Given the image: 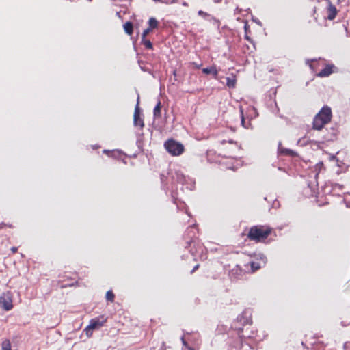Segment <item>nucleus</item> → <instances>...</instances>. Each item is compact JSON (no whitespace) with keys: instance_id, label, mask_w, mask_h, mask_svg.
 <instances>
[{"instance_id":"1","label":"nucleus","mask_w":350,"mask_h":350,"mask_svg":"<svg viewBox=\"0 0 350 350\" xmlns=\"http://www.w3.org/2000/svg\"><path fill=\"white\" fill-rule=\"evenodd\" d=\"M332 117L331 108L328 106L323 107L314 118L313 129L318 131L321 130L325 124L331 121Z\"/></svg>"},{"instance_id":"2","label":"nucleus","mask_w":350,"mask_h":350,"mask_svg":"<svg viewBox=\"0 0 350 350\" xmlns=\"http://www.w3.org/2000/svg\"><path fill=\"white\" fill-rule=\"evenodd\" d=\"M271 233V228L264 226H253L250 228L248 237L250 240L257 242L265 239Z\"/></svg>"},{"instance_id":"3","label":"nucleus","mask_w":350,"mask_h":350,"mask_svg":"<svg viewBox=\"0 0 350 350\" xmlns=\"http://www.w3.org/2000/svg\"><path fill=\"white\" fill-rule=\"evenodd\" d=\"M165 148L172 155H180L184 150L183 146L173 139L167 141L165 143Z\"/></svg>"},{"instance_id":"4","label":"nucleus","mask_w":350,"mask_h":350,"mask_svg":"<svg viewBox=\"0 0 350 350\" xmlns=\"http://www.w3.org/2000/svg\"><path fill=\"white\" fill-rule=\"evenodd\" d=\"M101 319L102 320H100V318H95L90 321V324L85 329V334L88 337H90L92 335L94 329L102 327L106 322L105 319H103V317H101Z\"/></svg>"},{"instance_id":"5","label":"nucleus","mask_w":350,"mask_h":350,"mask_svg":"<svg viewBox=\"0 0 350 350\" xmlns=\"http://www.w3.org/2000/svg\"><path fill=\"white\" fill-rule=\"evenodd\" d=\"M0 308L6 311H9L12 309V296L10 292L3 293L0 296Z\"/></svg>"},{"instance_id":"6","label":"nucleus","mask_w":350,"mask_h":350,"mask_svg":"<svg viewBox=\"0 0 350 350\" xmlns=\"http://www.w3.org/2000/svg\"><path fill=\"white\" fill-rule=\"evenodd\" d=\"M257 259L259 260V262H251V267L253 271L258 270L262 266H264L267 262L266 256L261 253H259L256 255Z\"/></svg>"},{"instance_id":"7","label":"nucleus","mask_w":350,"mask_h":350,"mask_svg":"<svg viewBox=\"0 0 350 350\" xmlns=\"http://www.w3.org/2000/svg\"><path fill=\"white\" fill-rule=\"evenodd\" d=\"M139 100V97L137 98V100ZM133 124L135 126H139L142 129L144 126V120L139 116V108L138 106V103L135 108V112L133 115Z\"/></svg>"},{"instance_id":"8","label":"nucleus","mask_w":350,"mask_h":350,"mask_svg":"<svg viewBox=\"0 0 350 350\" xmlns=\"http://www.w3.org/2000/svg\"><path fill=\"white\" fill-rule=\"evenodd\" d=\"M327 11H328L327 18L329 20L334 19L336 17V15L337 14V10H336V8L329 1H328Z\"/></svg>"},{"instance_id":"9","label":"nucleus","mask_w":350,"mask_h":350,"mask_svg":"<svg viewBox=\"0 0 350 350\" xmlns=\"http://www.w3.org/2000/svg\"><path fill=\"white\" fill-rule=\"evenodd\" d=\"M333 65H327L325 68L321 70L317 75L320 77H328L332 73Z\"/></svg>"},{"instance_id":"10","label":"nucleus","mask_w":350,"mask_h":350,"mask_svg":"<svg viewBox=\"0 0 350 350\" xmlns=\"http://www.w3.org/2000/svg\"><path fill=\"white\" fill-rule=\"evenodd\" d=\"M278 152L282 154L290 155L293 157L296 155V153L293 150L282 147L281 143H280L278 146Z\"/></svg>"},{"instance_id":"11","label":"nucleus","mask_w":350,"mask_h":350,"mask_svg":"<svg viewBox=\"0 0 350 350\" xmlns=\"http://www.w3.org/2000/svg\"><path fill=\"white\" fill-rule=\"evenodd\" d=\"M202 72H203V73L206 74V75L212 74L215 78L217 77V74H218V71H217L216 67L214 66H211L209 68H204L202 69Z\"/></svg>"},{"instance_id":"12","label":"nucleus","mask_w":350,"mask_h":350,"mask_svg":"<svg viewBox=\"0 0 350 350\" xmlns=\"http://www.w3.org/2000/svg\"><path fill=\"white\" fill-rule=\"evenodd\" d=\"M124 31L129 34L131 35L133 33V24L131 22H126L124 25Z\"/></svg>"},{"instance_id":"13","label":"nucleus","mask_w":350,"mask_h":350,"mask_svg":"<svg viewBox=\"0 0 350 350\" xmlns=\"http://www.w3.org/2000/svg\"><path fill=\"white\" fill-rule=\"evenodd\" d=\"M161 102L159 100L153 111V115L155 118L161 117Z\"/></svg>"},{"instance_id":"14","label":"nucleus","mask_w":350,"mask_h":350,"mask_svg":"<svg viewBox=\"0 0 350 350\" xmlns=\"http://www.w3.org/2000/svg\"><path fill=\"white\" fill-rule=\"evenodd\" d=\"M1 350H12L11 343L9 340H4L1 343Z\"/></svg>"},{"instance_id":"15","label":"nucleus","mask_w":350,"mask_h":350,"mask_svg":"<svg viewBox=\"0 0 350 350\" xmlns=\"http://www.w3.org/2000/svg\"><path fill=\"white\" fill-rule=\"evenodd\" d=\"M226 85L230 88H234L236 85V79L234 78L227 77Z\"/></svg>"},{"instance_id":"16","label":"nucleus","mask_w":350,"mask_h":350,"mask_svg":"<svg viewBox=\"0 0 350 350\" xmlns=\"http://www.w3.org/2000/svg\"><path fill=\"white\" fill-rule=\"evenodd\" d=\"M148 24H149V28H150L152 29L157 28L159 23H158V21L156 20V18L152 17L149 19Z\"/></svg>"},{"instance_id":"17","label":"nucleus","mask_w":350,"mask_h":350,"mask_svg":"<svg viewBox=\"0 0 350 350\" xmlns=\"http://www.w3.org/2000/svg\"><path fill=\"white\" fill-rule=\"evenodd\" d=\"M142 42L144 44L146 49H152V44L150 40L144 39V40H142Z\"/></svg>"},{"instance_id":"18","label":"nucleus","mask_w":350,"mask_h":350,"mask_svg":"<svg viewBox=\"0 0 350 350\" xmlns=\"http://www.w3.org/2000/svg\"><path fill=\"white\" fill-rule=\"evenodd\" d=\"M106 299L109 301H113L114 295L111 291H108L106 293Z\"/></svg>"},{"instance_id":"19","label":"nucleus","mask_w":350,"mask_h":350,"mask_svg":"<svg viewBox=\"0 0 350 350\" xmlns=\"http://www.w3.org/2000/svg\"><path fill=\"white\" fill-rule=\"evenodd\" d=\"M151 29L150 28H147L146 29L144 30L143 33H142V40H144L146 39V37L148 36V34L150 33Z\"/></svg>"},{"instance_id":"20","label":"nucleus","mask_w":350,"mask_h":350,"mask_svg":"<svg viewBox=\"0 0 350 350\" xmlns=\"http://www.w3.org/2000/svg\"><path fill=\"white\" fill-rule=\"evenodd\" d=\"M198 15L203 16V17L208 16V14L207 13L203 12L202 10L198 11Z\"/></svg>"},{"instance_id":"21","label":"nucleus","mask_w":350,"mask_h":350,"mask_svg":"<svg viewBox=\"0 0 350 350\" xmlns=\"http://www.w3.org/2000/svg\"><path fill=\"white\" fill-rule=\"evenodd\" d=\"M181 341H182V342H183V345L185 347H187V348H188V347H189V346H188V344H187V342L185 340L184 337H182V338H181Z\"/></svg>"},{"instance_id":"22","label":"nucleus","mask_w":350,"mask_h":350,"mask_svg":"<svg viewBox=\"0 0 350 350\" xmlns=\"http://www.w3.org/2000/svg\"><path fill=\"white\" fill-rule=\"evenodd\" d=\"M241 124L243 127L247 128V126L245 125V120L243 116L241 117Z\"/></svg>"},{"instance_id":"23","label":"nucleus","mask_w":350,"mask_h":350,"mask_svg":"<svg viewBox=\"0 0 350 350\" xmlns=\"http://www.w3.org/2000/svg\"><path fill=\"white\" fill-rule=\"evenodd\" d=\"M11 250L13 253H15L17 251V248L14 247L11 249Z\"/></svg>"},{"instance_id":"24","label":"nucleus","mask_w":350,"mask_h":350,"mask_svg":"<svg viewBox=\"0 0 350 350\" xmlns=\"http://www.w3.org/2000/svg\"><path fill=\"white\" fill-rule=\"evenodd\" d=\"M198 268V265L194 267V268L191 271V273H193Z\"/></svg>"},{"instance_id":"25","label":"nucleus","mask_w":350,"mask_h":350,"mask_svg":"<svg viewBox=\"0 0 350 350\" xmlns=\"http://www.w3.org/2000/svg\"><path fill=\"white\" fill-rule=\"evenodd\" d=\"M188 349L189 350H194L193 348H191V347H188Z\"/></svg>"},{"instance_id":"26","label":"nucleus","mask_w":350,"mask_h":350,"mask_svg":"<svg viewBox=\"0 0 350 350\" xmlns=\"http://www.w3.org/2000/svg\"><path fill=\"white\" fill-rule=\"evenodd\" d=\"M319 166H322V165H323V163H319V164L317 165V166H319Z\"/></svg>"},{"instance_id":"27","label":"nucleus","mask_w":350,"mask_h":350,"mask_svg":"<svg viewBox=\"0 0 350 350\" xmlns=\"http://www.w3.org/2000/svg\"><path fill=\"white\" fill-rule=\"evenodd\" d=\"M256 23H257L258 24L260 25V22H258V21H256Z\"/></svg>"},{"instance_id":"28","label":"nucleus","mask_w":350,"mask_h":350,"mask_svg":"<svg viewBox=\"0 0 350 350\" xmlns=\"http://www.w3.org/2000/svg\"><path fill=\"white\" fill-rule=\"evenodd\" d=\"M256 23H257L258 24L260 25V22H258V21H256Z\"/></svg>"}]
</instances>
